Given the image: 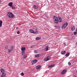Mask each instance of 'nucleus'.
Listing matches in <instances>:
<instances>
[{
  "label": "nucleus",
  "instance_id": "obj_33",
  "mask_svg": "<svg viewBox=\"0 0 77 77\" xmlns=\"http://www.w3.org/2000/svg\"><path fill=\"white\" fill-rule=\"evenodd\" d=\"M24 54V52L23 51L22 52V54L23 55Z\"/></svg>",
  "mask_w": 77,
  "mask_h": 77
},
{
  "label": "nucleus",
  "instance_id": "obj_34",
  "mask_svg": "<svg viewBox=\"0 0 77 77\" xmlns=\"http://www.w3.org/2000/svg\"><path fill=\"white\" fill-rule=\"evenodd\" d=\"M35 57H37V55H35Z\"/></svg>",
  "mask_w": 77,
  "mask_h": 77
},
{
  "label": "nucleus",
  "instance_id": "obj_14",
  "mask_svg": "<svg viewBox=\"0 0 77 77\" xmlns=\"http://www.w3.org/2000/svg\"><path fill=\"white\" fill-rule=\"evenodd\" d=\"M70 54V53H69L68 52L66 53L65 55L66 57H68V56H69Z\"/></svg>",
  "mask_w": 77,
  "mask_h": 77
},
{
  "label": "nucleus",
  "instance_id": "obj_3",
  "mask_svg": "<svg viewBox=\"0 0 77 77\" xmlns=\"http://www.w3.org/2000/svg\"><path fill=\"white\" fill-rule=\"evenodd\" d=\"M1 71L2 73L1 77H5L6 76V74L5 73V70L3 69H1Z\"/></svg>",
  "mask_w": 77,
  "mask_h": 77
},
{
  "label": "nucleus",
  "instance_id": "obj_27",
  "mask_svg": "<svg viewBox=\"0 0 77 77\" xmlns=\"http://www.w3.org/2000/svg\"><path fill=\"white\" fill-rule=\"evenodd\" d=\"M77 32H75L74 33V35H77Z\"/></svg>",
  "mask_w": 77,
  "mask_h": 77
},
{
  "label": "nucleus",
  "instance_id": "obj_6",
  "mask_svg": "<svg viewBox=\"0 0 77 77\" xmlns=\"http://www.w3.org/2000/svg\"><path fill=\"white\" fill-rule=\"evenodd\" d=\"M38 62V60H33L32 61V63H36Z\"/></svg>",
  "mask_w": 77,
  "mask_h": 77
},
{
  "label": "nucleus",
  "instance_id": "obj_8",
  "mask_svg": "<svg viewBox=\"0 0 77 77\" xmlns=\"http://www.w3.org/2000/svg\"><path fill=\"white\" fill-rule=\"evenodd\" d=\"M33 7L34 9H38V7L36 5H34L33 6Z\"/></svg>",
  "mask_w": 77,
  "mask_h": 77
},
{
  "label": "nucleus",
  "instance_id": "obj_10",
  "mask_svg": "<svg viewBox=\"0 0 77 77\" xmlns=\"http://www.w3.org/2000/svg\"><path fill=\"white\" fill-rule=\"evenodd\" d=\"M66 70H63L61 73V74H64L65 73H66Z\"/></svg>",
  "mask_w": 77,
  "mask_h": 77
},
{
  "label": "nucleus",
  "instance_id": "obj_2",
  "mask_svg": "<svg viewBox=\"0 0 77 77\" xmlns=\"http://www.w3.org/2000/svg\"><path fill=\"white\" fill-rule=\"evenodd\" d=\"M7 15L9 17V18H13L15 17L14 14L12 13L9 12L8 13Z\"/></svg>",
  "mask_w": 77,
  "mask_h": 77
},
{
  "label": "nucleus",
  "instance_id": "obj_4",
  "mask_svg": "<svg viewBox=\"0 0 77 77\" xmlns=\"http://www.w3.org/2000/svg\"><path fill=\"white\" fill-rule=\"evenodd\" d=\"M68 25V23H65L64 24H63V26H62V28L63 29H64L65 27H67V26Z\"/></svg>",
  "mask_w": 77,
  "mask_h": 77
},
{
  "label": "nucleus",
  "instance_id": "obj_12",
  "mask_svg": "<svg viewBox=\"0 0 77 77\" xmlns=\"http://www.w3.org/2000/svg\"><path fill=\"white\" fill-rule=\"evenodd\" d=\"M34 31L32 29H29V32H30V33H34Z\"/></svg>",
  "mask_w": 77,
  "mask_h": 77
},
{
  "label": "nucleus",
  "instance_id": "obj_16",
  "mask_svg": "<svg viewBox=\"0 0 77 77\" xmlns=\"http://www.w3.org/2000/svg\"><path fill=\"white\" fill-rule=\"evenodd\" d=\"M49 48V47L48 46H47L46 47V49L45 50V51H48V50Z\"/></svg>",
  "mask_w": 77,
  "mask_h": 77
},
{
  "label": "nucleus",
  "instance_id": "obj_39",
  "mask_svg": "<svg viewBox=\"0 0 77 77\" xmlns=\"http://www.w3.org/2000/svg\"><path fill=\"white\" fill-rule=\"evenodd\" d=\"M1 1V0H0V2H1V1Z\"/></svg>",
  "mask_w": 77,
  "mask_h": 77
},
{
  "label": "nucleus",
  "instance_id": "obj_7",
  "mask_svg": "<svg viewBox=\"0 0 77 77\" xmlns=\"http://www.w3.org/2000/svg\"><path fill=\"white\" fill-rule=\"evenodd\" d=\"M41 68V65H39L36 67V68L37 69H40Z\"/></svg>",
  "mask_w": 77,
  "mask_h": 77
},
{
  "label": "nucleus",
  "instance_id": "obj_20",
  "mask_svg": "<svg viewBox=\"0 0 77 77\" xmlns=\"http://www.w3.org/2000/svg\"><path fill=\"white\" fill-rule=\"evenodd\" d=\"M11 8H12V9H15V7L13 6H12L11 7Z\"/></svg>",
  "mask_w": 77,
  "mask_h": 77
},
{
  "label": "nucleus",
  "instance_id": "obj_37",
  "mask_svg": "<svg viewBox=\"0 0 77 77\" xmlns=\"http://www.w3.org/2000/svg\"><path fill=\"white\" fill-rule=\"evenodd\" d=\"M76 31L77 32V28L76 29Z\"/></svg>",
  "mask_w": 77,
  "mask_h": 77
},
{
  "label": "nucleus",
  "instance_id": "obj_40",
  "mask_svg": "<svg viewBox=\"0 0 77 77\" xmlns=\"http://www.w3.org/2000/svg\"><path fill=\"white\" fill-rule=\"evenodd\" d=\"M33 64L32 63V64L33 65Z\"/></svg>",
  "mask_w": 77,
  "mask_h": 77
},
{
  "label": "nucleus",
  "instance_id": "obj_24",
  "mask_svg": "<svg viewBox=\"0 0 77 77\" xmlns=\"http://www.w3.org/2000/svg\"><path fill=\"white\" fill-rule=\"evenodd\" d=\"M20 75H22V76H23L24 75V73L22 72L20 74Z\"/></svg>",
  "mask_w": 77,
  "mask_h": 77
},
{
  "label": "nucleus",
  "instance_id": "obj_36",
  "mask_svg": "<svg viewBox=\"0 0 77 77\" xmlns=\"http://www.w3.org/2000/svg\"><path fill=\"white\" fill-rule=\"evenodd\" d=\"M64 45H66V44L65 43H64Z\"/></svg>",
  "mask_w": 77,
  "mask_h": 77
},
{
  "label": "nucleus",
  "instance_id": "obj_21",
  "mask_svg": "<svg viewBox=\"0 0 77 77\" xmlns=\"http://www.w3.org/2000/svg\"><path fill=\"white\" fill-rule=\"evenodd\" d=\"M11 51H13V48H14V46H11Z\"/></svg>",
  "mask_w": 77,
  "mask_h": 77
},
{
  "label": "nucleus",
  "instance_id": "obj_15",
  "mask_svg": "<svg viewBox=\"0 0 77 77\" xmlns=\"http://www.w3.org/2000/svg\"><path fill=\"white\" fill-rule=\"evenodd\" d=\"M66 53V51H63L61 52L62 54H65Z\"/></svg>",
  "mask_w": 77,
  "mask_h": 77
},
{
  "label": "nucleus",
  "instance_id": "obj_26",
  "mask_svg": "<svg viewBox=\"0 0 77 77\" xmlns=\"http://www.w3.org/2000/svg\"><path fill=\"white\" fill-rule=\"evenodd\" d=\"M8 51L9 52V53H11V51H12V50H11V49H8Z\"/></svg>",
  "mask_w": 77,
  "mask_h": 77
},
{
  "label": "nucleus",
  "instance_id": "obj_23",
  "mask_svg": "<svg viewBox=\"0 0 77 77\" xmlns=\"http://www.w3.org/2000/svg\"><path fill=\"white\" fill-rule=\"evenodd\" d=\"M5 49H7V48H8V47L7 45H5Z\"/></svg>",
  "mask_w": 77,
  "mask_h": 77
},
{
  "label": "nucleus",
  "instance_id": "obj_31",
  "mask_svg": "<svg viewBox=\"0 0 77 77\" xmlns=\"http://www.w3.org/2000/svg\"><path fill=\"white\" fill-rule=\"evenodd\" d=\"M37 57H39V54H38L37 55Z\"/></svg>",
  "mask_w": 77,
  "mask_h": 77
},
{
  "label": "nucleus",
  "instance_id": "obj_9",
  "mask_svg": "<svg viewBox=\"0 0 77 77\" xmlns=\"http://www.w3.org/2000/svg\"><path fill=\"white\" fill-rule=\"evenodd\" d=\"M12 5H13V3H12V2H10V3H9L8 4V5L9 6H10V7H11L12 6Z\"/></svg>",
  "mask_w": 77,
  "mask_h": 77
},
{
  "label": "nucleus",
  "instance_id": "obj_13",
  "mask_svg": "<svg viewBox=\"0 0 77 77\" xmlns=\"http://www.w3.org/2000/svg\"><path fill=\"white\" fill-rule=\"evenodd\" d=\"M21 50L22 51H25L26 50V48L25 47H22L21 48Z\"/></svg>",
  "mask_w": 77,
  "mask_h": 77
},
{
  "label": "nucleus",
  "instance_id": "obj_17",
  "mask_svg": "<svg viewBox=\"0 0 77 77\" xmlns=\"http://www.w3.org/2000/svg\"><path fill=\"white\" fill-rule=\"evenodd\" d=\"M3 23V22L2 21H0V27H2V23Z\"/></svg>",
  "mask_w": 77,
  "mask_h": 77
},
{
  "label": "nucleus",
  "instance_id": "obj_30",
  "mask_svg": "<svg viewBox=\"0 0 77 77\" xmlns=\"http://www.w3.org/2000/svg\"><path fill=\"white\" fill-rule=\"evenodd\" d=\"M17 34H20V32L19 31H17Z\"/></svg>",
  "mask_w": 77,
  "mask_h": 77
},
{
  "label": "nucleus",
  "instance_id": "obj_5",
  "mask_svg": "<svg viewBox=\"0 0 77 77\" xmlns=\"http://www.w3.org/2000/svg\"><path fill=\"white\" fill-rule=\"evenodd\" d=\"M50 59H51V57H45V59H44V61H48V60H50Z\"/></svg>",
  "mask_w": 77,
  "mask_h": 77
},
{
  "label": "nucleus",
  "instance_id": "obj_11",
  "mask_svg": "<svg viewBox=\"0 0 77 77\" xmlns=\"http://www.w3.org/2000/svg\"><path fill=\"white\" fill-rule=\"evenodd\" d=\"M54 66V65H50L48 66V68H53Z\"/></svg>",
  "mask_w": 77,
  "mask_h": 77
},
{
  "label": "nucleus",
  "instance_id": "obj_25",
  "mask_svg": "<svg viewBox=\"0 0 77 77\" xmlns=\"http://www.w3.org/2000/svg\"><path fill=\"white\" fill-rule=\"evenodd\" d=\"M37 33H38V32L36 31L35 32H34V34H37Z\"/></svg>",
  "mask_w": 77,
  "mask_h": 77
},
{
  "label": "nucleus",
  "instance_id": "obj_32",
  "mask_svg": "<svg viewBox=\"0 0 77 77\" xmlns=\"http://www.w3.org/2000/svg\"><path fill=\"white\" fill-rule=\"evenodd\" d=\"M68 64L69 65H71V63H70V62H69L68 63Z\"/></svg>",
  "mask_w": 77,
  "mask_h": 77
},
{
  "label": "nucleus",
  "instance_id": "obj_22",
  "mask_svg": "<svg viewBox=\"0 0 77 77\" xmlns=\"http://www.w3.org/2000/svg\"><path fill=\"white\" fill-rule=\"evenodd\" d=\"M27 56L26 55H24V59L26 58H27Z\"/></svg>",
  "mask_w": 77,
  "mask_h": 77
},
{
  "label": "nucleus",
  "instance_id": "obj_19",
  "mask_svg": "<svg viewBox=\"0 0 77 77\" xmlns=\"http://www.w3.org/2000/svg\"><path fill=\"white\" fill-rule=\"evenodd\" d=\"M39 39H41V37H37L35 38L36 40H39Z\"/></svg>",
  "mask_w": 77,
  "mask_h": 77
},
{
  "label": "nucleus",
  "instance_id": "obj_29",
  "mask_svg": "<svg viewBox=\"0 0 77 77\" xmlns=\"http://www.w3.org/2000/svg\"><path fill=\"white\" fill-rule=\"evenodd\" d=\"M34 47H35V46H34L33 45L31 46V48H34Z\"/></svg>",
  "mask_w": 77,
  "mask_h": 77
},
{
  "label": "nucleus",
  "instance_id": "obj_35",
  "mask_svg": "<svg viewBox=\"0 0 77 77\" xmlns=\"http://www.w3.org/2000/svg\"><path fill=\"white\" fill-rule=\"evenodd\" d=\"M54 27H55V28H57V26H54Z\"/></svg>",
  "mask_w": 77,
  "mask_h": 77
},
{
  "label": "nucleus",
  "instance_id": "obj_1",
  "mask_svg": "<svg viewBox=\"0 0 77 77\" xmlns=\"http://www.w3.org/2000/svg\"><path fill=\"white\" fill-rule=\"evenodd\" d=\"M53 20L55 23L56 24H57L60 22V23H61L62 21V18L60 17H57V16H54V17H53Z\"/></svg>",
  "mask_w": 77,
  "mask_h": 77
},
{
  "label": "nucleus",
  "instance_id": "obj_18",
  "mask_svg": "<svg viewBox=\"0 0 77 77\" xmlns=\"http://www.w3.org/2000/svg\"><path fill=\"white\" fill-rule=\"evenodd\" d=\"M75 26H72V27L71 28V30H75Z\"/></svg>",
  "mask_w": 77,
  "mask_h": 77
},
{
  "label": "nucleus",
  "instance_id": "obj_38",
  "mask_svg": "<svg viewBox=\"0 0 77 77\" xmlns=\"http://www.w3.org/2000/svg\"><path fill=\"white\" fill-rule=\"evenodd\" d=\"M18 29V27H16V29Z\"/></svg>",
  "mask_w": 77,
  "mask_h": 77
},
{
  "label": "nucleus",
  "instance_id": "obj_28",
  "mask_svg": "<svg viewBox=\"0 0 77 77\" xmlns=\"http://www.w3.org/2000/svg\"><path fill=\"white\" fill-rule=\"evenodd\" d=\"M34 53H38V51H37L35 50L34 51Z\"/></svg>",
  "mask_w": 77,
  "mask_h": 77
}]
</instances>
